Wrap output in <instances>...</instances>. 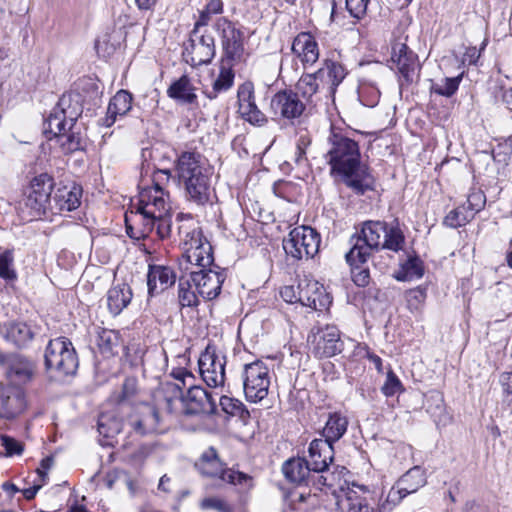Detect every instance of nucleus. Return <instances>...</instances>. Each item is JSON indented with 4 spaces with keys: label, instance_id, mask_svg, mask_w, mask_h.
<instances>
[{
    "label": "nucleus",
    "instance_id": "obj_10",
    "mask_svg": "<svg viewBox=\"0 0 512 512\" xmlns=\"http://www.w3.org/2000/svg\"><path fill=\"white\" fill-rule=\"evenodd\" d=\"M320 242V235L315 229L298 226L283 239V249L287 256L295 260L309 259L318 253Z\"/></svg>",
    "mask_w": 512,
    "mask_h": 512
},
{
    "label": "nucleus",
    "instance_id": "obj_46",
    "mask_svg": "<svg viewBox=\"0 0 512 512\" xmlns=\"http://www.w3.org/2000/svg\"><path fill=\"white\" fill-rule=\"evenodd\" d=\"M192 281L180 278L178 284V301L181 307H196L199 299L196 292L192 289Z\"/></svg>",
    "mask_w": 512,
    "mask_h": 512
},
{
    "label": "nucleus",
    "instance_id": "obj_51",
    "mask_svg": "<svg viewBox=\"0 0 512 512\" xmlns=\"http://www.w3.org/2000/svg\"><path fill=\"white\" fill-rule=\"evenodd\" d=\"M238 111L241 116L251 124L263 125L267 122L266 116L258 109L255 102L244 104Z\"/></svg>",
    "mask_w": 512,
    "mask_h": 512
},
{
    "label": "nucleus",
    "instance_id": "obj_52",
    "mask_svg": "<svg viewBox=\"0 0 512 512\" xmlns=\"http://www.w3.org/2000/svg\"><path fill=\"white\" fill-rule=\"evenodd\" d=\"M426 297V289L421 286L408 290L405 294L408 309L410 311L420 310L426 300Z\"/></svg>",
    "mask_w": 512,
    "mask_h": 512
},
{
    "label": "nucleus",
    "instance_id": "obj_60",
    "mask_svg": "<svg viewBox=\"0 0 512 512\" xmlns=\"http://www.w3.org/2000/svg\"><path fill=\"white\" fill-rule=\"evenodd\" d=\"M201 507L203 509H212L218 512H232L231 507L221 498L210 497L205 498L201 502Z\"/></svg>",
    "mask_w": 512,
    "mask_h": 512
},
{
    "label": "nucleus",
    "instance_id": "obj_22",
    "mask_svg": "<svg viewBox=\"0 0 512 512\" xmlns=\"http://www.w3.org/2000/svg\"><path fill=\"white\" fill-rule=\"evenodd\" d=\"M130 425L135 433L142 436L165 431L160 413L152 404H142L130 419Z\"/></svg>",
    "mask_w": 512,
    "mask_h": 512
},
{
    "label": "nucleus",
    "instance_id": "obj_1",
    "mask_svg": "<svg viewBox=\"0 0 512 512\" xmlns=\"http://www.w3.org/2000/svg\"><path fill=\"white\" fill-rule=\"evenodd\" d=\"M325 158L330 165L331 175L339 176L356 194L363 195L373 189L374 178L368 166L361 161L358 142L341 129L331 127Z\"/></svg>",
    "mask_w": 512,
    "mask_h": 512
},
{
    "label": "nucleus",
    "instance_id": "obj_48",
    "mask_svg": "<svg viewBox=\"0 0 512 512\" xmlns=\"http://www.w3.org/2000/svg\"><path fill=\"white\" fill-rule=\"evenodd\" d=\"M137 393V380L134 377H128L124 380L120 392L111 396V400L116 404L129 402Z\"/></svg>",
    "mask_w": 512,
    "mask_h": 512
},
{
    "label": "nucleus",
    "instance_id": "obj_3",
    "mask_svg": "<svg viewBox=\"0 0 512 512\" xmlns=\"http://www.w3.org/2000/svg\"><path fill=\"white\" fill-rule=\"evenodd\" d=\"M174 179L184 191L187 201L204 206L210 201L211 174L203 157L196 151H182L174 165Z\"/></svg>",
    "mask_w": 512,
    "mask_h": 512
},
{
    "label": "nucleus",
    "instance_id": "obj_58",
    "mask_svg": "<svg viewBox=\"0 0 512 512\" xmlns=\"http://www.w3.org/2000/svg\"><path fill=\"white\" fill-rule=\"evenodd\" d=\"M486 197L482 191H473L468 195L466 208L469 212H473V216L475 213L479 212L485 205Z\"/></svg>",
    "mask_w": 512,
    "mask_h": 512
},
{
    "label": "nucleus",
    "instance_id": "obj_32",
    "mask_svg": "<svg viewBox=\"0 0 512 512\" xmlns=\"http://www.w3.org/2000/svg\"><path fill=\"white\" fill-rule=\"evenodd\" d=\"M282 472L285 478L292 483L305 485L311 474L306 458H290L282 465Z\"/></svg>",
    "mask_w": 512,
    "mask_h": 512
},
{
    "label": "nucleus",
    "instance_id": "obj_49",
    "mask_svg": "<svg viewBox=\"0 0 512 512\" xmlns=\"http://www.w3.org/2000/svg\"><path fill=\"white\" fill-rule=\"evenodd\" d=\"M233 64L234 63L227 64L222 62L220 73L213 82V87H215L216 91L225 92L232 87L234 83Z\"/></svg>",
    "mask_w": 512,
    "mask_h": 512
},
{
    "label": "nucleus",
    "instance_id": "obj_38",
    "mask_svg": "<svg viewBox=\"0 0 512 512\" xmlns=\"http://www.w3.org/2000/svg\"><path fill=\"white\" fill-rule=\"evenodd\" d=\"M408 495L417 492L426 484V473L420 466H414L396 482Z\"/></svg>",
    "mask_w": 512,
    "mask_h": 512
},
{
    "label": "nucleus",
    "instance_id": "obj_34",
    "mask_svg": "<svg viewBox=\"0 0 512 512\" xmlns=\"http://www.w3.org/2000/svg\"><path fill=\"white\" fill-rule=\"evenodd\" d=\"M348 423V419L345 415L339 412L330 413L322 430L324 437L322 440L333 445L344 436L348 428Z\"/></svg>",
    "mask_w": 512,
    "mask_h": 512
},
{
    "label": "nucleus",
    "instance_id": "obj_18",
    "mask_svg": "<svg viewBox=\"0 0 512 512\" xmlns=\"http://www.w3.org/2000/svg\"><path fill=\"white\" fill-rule=\"evenodd\" d=\"M27 408L26 393L22 386L0 384V418L12 420Z\"/></svg>",
    "mask_w": 512,
    "mask_h": 512
},
{
    "label": "nucleus",
    "instance_id": "obj_6",
    "mask_svg": "<svg viewBox=\"0 0 512 512\" xmlns=\"http://www.w3.org/2000/svg\"><path fill=\"white\" fill-rule=\"evenodd\" d=\"M81 95L76 92L64 93L44 123V132L61 137L66 126L72 128L82 114Z\"/></svg>",
    "mask_w": 512,
    "mask_h": 512
},
{
    "label": "nucleus",
    "instance_id": "obj_35",
    "mask_svg": "<svg viewBox=\"0 0 512 512\" xmlns=\"http://www.w3.org/2000/svg\"><path fill=\"white\" fill-rule=\"evenodd\" d=\"M69 133H65L61 136V148L65 153H74L77 151H86L89 145V139L86 133V129L75 125L72 128H68Z\"/></svg>",
    "mask_w": 512,
    "mask_h": 512
},
{
    "label": "nucleus",
    "instance_id": "obj_29",
    "mask_svg": "<svg viewBox=\"0 0 512 512\" xmlns=\"http://www.w3.org/2000/svg\"><path fill=\"white\" fill-rule=\"evenodd\" d=\"M132 100V94L128 91H118L109 102L103 125L110 127L115 123L117 117L126 115L132 108Z\"/></svg>",
    "mask_w": 512,
    "mask_h": 512
},
{
    "label": "nucleus",
    "instance_id": "obj_56",
    "mask_svg": "<svg viewBox=\"0 0 512 512\" xmlns=\"http://www.w3.org/2000/svg\"><path fill=\"white\" fill-rule=\"evenodd\" d=\"M154 228L161 239L168 238L171 235L172 228L170 215L165 213L164 215H161V217L156 218L153 223V229Z\"/></svg>",
    "mask_w": 512,
    "mask_h": 512
},
{
    "label": "nucleus",
    "instance_id": "obj_23",
    "mask_svg": "<svg viewBox=\"0 0 512 512\" xmlns=\"http://www.w3.org/2000/svg\"><path fill=\"white\" fill-rule=\"evenodd\" d=\"M82 187L76 183L59 185L53 193L51 213L70 212L81 204Z\"/></svg>",
    "mask_w": 512,
    "mask_h": 512
},
{
    "label": "nucleus",
    "instance_id": "obj_19",
    "mask_svg": "<svg viewBox=\"0 0 512 512\" xmlns=\"http://www.w3.org/2000/svg\"><path fill=\"white\" fill-rule=\"evenodd\" d=\"M270 106L275 115L293 123L303 115L307 104L292 89H284L272 97Z\"/></svg>",
    "mask_w": 512,
    "mask_h": 512
},
{
    "label": "nucleus",
    "instance_id": "obj_12",
    "mask_svg": "<svg viewBox=\"0 0 512 512\" xmlns=\"http://www.w3.org/2000/svg\"><path fill=\"white\" fill-rule=\"evenodd\" d=\"M243 390L249 402L257 403L268 395L270 375L268 367L262 361L244 366L242 373Z\"/></svg>",
    "mask_w": 512,
    "mask_h": 512
},
{
    "label": "nucleus",
    "instance_id": "obj_7",
    "mask_svg": "<svg viewBox=\"0 0 512 512\" xmlns=\"http://www.w3.org/2000/svg\"><path fill=\"white\" fill-rule=\"evenodd\" d=\"M162 176H164L166 180H169L172 177V171L169 169L157 170L155 172L153 191L151 189H145L139 195L136 212L142 218L144 233L152 231L155 219L167 213L163 190L158 182Z\"/></svg>",
    "mask_w": 512,
    "mask_h": 512
},
{
    "label": "nucleus",
    "instance_id": "obj_15",
    "mask_svg": "<svg viewBox=\"0 0 512 512\" xmlns=\"http://www.w3.org/2000/svg\"><path fill=\"white\" fill-rule=\"evenodd\" d=\"M308 341L311 343L312 354L319 359L333 357L344 349L340 331L334 325L313 328Z\"/></svg>",
    "mask_w": 512,
    "mask_h": 512
},
{
    "label": "nucleus",
    "instance_id": "obj_11",
    "mask_svg": "<svg viewBox=\"0 0 512 512\" xmlns=\"http://www.w3.org/2000/svg\"><path fill=\"white\" fill-rule=\"evenodd\" d=\"M223 50L222 62L231 64L241 60L244 53V33L237 24L226 17H219L214 23Z\"/></svg>",
    "mask_w": 512,
    "mask_h": 512
},
{
    "label": "nucleus",
    "instance_id": "obj_31",
    "mask_svg": "<svg viewBox=\"0 0 512 512\" xmlns=\"http://www.w3.org/2000/svg\"><path fill=\"white\" fill-rule=\"evenodd\" d=\"M167 95L183 104H194L197 100L195 87L187 75H182L179 79L171 83L167 89Z\"/></svg>",
    "mask_w": 512,
    "mask_h": 512
},
{
    "label": "nucleus",
    "instance_id": "obj_24",
    "mask_svg": "<svg viewBox=\"0 0 512 512\" xmlns=\"http://www.w3.org/2000/svg\"><path fill=\"white\" fill-rule=\"evenodd\" d=\"M7 384L19 385L29 382L34 374V363L26 357L15 354L7 358L4 363Z\"/></svg>",
    "mask_w": 512,
    "mask_h": 512
},
{
    "label": "nucleus",
    "instance_id": "obj_26",
    "mask_svg": "<svg viewBox=\"0 0 512 512\" xmlns=\"http://www.w3.org/2000/svg\"><path fill=\"white\" fill-rule=\"evenodd\" d=\"M291 50L304 67L313 65L319 58L318 43L308 32H301L294 38Z\"/></svg>",
    "mask_w": 512,
    "mask_h": 512
},
{
    "label": "nucleus",
    "instance_id": "obj_63",
    "mask_svg": "<svg viewBox=\"0 0 512 512\" xmlns=\"http://www.w3.org/2000/svg\"><path fill=\"white\" fill-rule=\"evenodd\" d=\"M407 495L408 494L403 491L397 483H395L389 490L386 498L388 499V502L392 503V505H398Z\"/></svg>",
    "mask_w": 512,
    "mask_h": 512
},
{
    "label": "nucleus",
    "instance_id": "obj_43",
    "mask_svg": "<svg viewBox=\"0 0 512 512\" xmlns=\"http://www.w3.org/2000/svg\"><path fill=\"white\" fill-rule=\"evenodd\" d=\"M97 429L100 435L110 440L121 432L122 422L115 416L101 414L98 419Z\"/></svg>",
    "mask_w": 512,
    "mask_h": 512
},
{
    "label": "nucleus",
    "instance_id": "obj_27",
    "mask_svg": "<svg viewBox=\"0 0 512 512\" xmlns=\"http://www.w3.org/2000/svg\"><path fill=\"white\" fill-rule=\"evenodd\" d=\"M176 281V275L171 267L163 265H149L147 274V286L150 296H155L169 287Z\"/></svg>",
    "mask_w": 512,
    "mask_h": 512
},
{
    "label": "nucleus",
    "instance_id": "obj_36",
    "mask_svg": "<svg viewBox=\"0 0 512 512\" xmlns=\"http://www.w3.org/2000/svg\"><path fill=\"white\" fill-rule=\"evenodd\" d=\"M425 408L437 426H446L451 417L446 411L443 395L438 391H431L426 396Z\"/></svg>",
    "mask_w": 512,
    "mask_h": 512
},
{
    "label": "nucleus",
    "instance_id": "obj_53",
    "mask_svg": "<svg viewBox=\"0 0 512 512\" xmlns=\"http://www.w3.org/2000/svg\"><path fill=\"white\" fill-rule=\"evenodd\" d=\"M0 447L4 449L5 455L9 457L21 455L24 450L20 441L8 435H0Z\"/></svg>",
    "mask_w": 512,
    "mask_h": 512
},
{
    "label": "nucleus",
    "instance_id": "obj_17",
    "mask_svg": "<svg viewBox=\"0 0 512 512\" xmlns=\"http://www.w3.org/2000/svg\"><path fill=\"white\" fill-rule=\"evenodd\" d=\"M391 61L400 74V85L410 84L418 77V56L405 44L397 42L392 46Z\"/></svg>",
    "mask_w": 512,
    "mask_h": 512
},
{
    "label": "nucleus",
    "instance_id": "obj_55",
    "mask_svg": "<svg viewBox=\"0 0 512 512\" xmlns=\"http://www.w3.org/2000/svg\"><path fill=\"white\" fill-rule=\"evenodd\" d=\"M370 0H345L346 10L356 19H362L367 13Z\"/></svg>",
    "mask_w": 512,
    "mask_h": 512
},
{
    "label": "nucleus",
    "instance_id": "obj_4",
    "mask_svg": "<svg viewBox=\"0 0 512 512\" xmlns=\"http://www.w3.org/2000/svg\"><path fill=\"white\" fill-rule=\"evenodd\" d=\"M54 178L48 173H41L32 178L20 201V210L31 218L51 213L55 188Z\"/></svg>",
    "mask_w": 512,
    "mask_h": 512
},
{
    "label": "nucleus",
    "instance_id": "obj_50",
    "mask_svg": "<svg viewBox=\"0 0 512 512\" xmlns=\"http://www.w3.org/2000/svg\"><path fill=\"white\" fill-rule=\"evenodd\" d=\"M219 404L227 415L243 417L244 414H248L243 403L238 399L223 395L219 399Z\"/></svg>",
    "mask_w": 512,
    "mask_h": 512
},
{
    "label": "nucleus",
    "instance_id": "obj_21",
    "mask_svg": "<svg viewBox=\"0 0 512 512\" xmlns=\"http://www.w3.org/2000/svg\"><path fill=\"white\" fill-rule=\"evenodd\" d=\"M297 299L301 305L315 311L327 309L332 303L323 285L319 284L317 281L308 279L299 281Z\"/></svg>",
    "mask_w": 512,
    "mask_h": 512
},
{
    "label": "nucleus",
    "instance_id": "obj_42",
    "mask_svg": "<svg viewBox=\"0 0 512 512\" xmlns=\"http://www.w3.org/2000/svg\"><path fill=\"white\" fill-rule=\"evenodd\" d=\"M320 473L321 472H311L310 476L308 477L305 483V486H311L312 488L315 489V491L321 490L322 487L326 486L327 479ZM298 499L300 502H308L311 505H316L318 503L317 493H312L311 489L307 493L305 491L300 492Z\"/></svg>",
    "mask_w": 512,
    "mask_h": 512
},
{
    "label": "nucleus",
    "instance_id": "obj_8",
    "mask_svg": "<svg viewBox=\"0 0 512 512\" xmlns=\"http://www.w3.org/2000/svg\"><path fill=\"white\" fill-rule=\"evenodd\" d=\"M44 358L46 368L57 372L60 376L75 374L79 364L72 342L66 337L50 340Z\"/></svg>",
    "mask_w": 512,
    "mask_h": 512
},
{
    "label": "nucleus",
    "instance_id": "obj_37",
    "mask_svg": "<svg viewBox=\"0 0 512 512\" xmlns=\"http://www.w3.org/2000/svg\"><path fill=\"white\" fill-rule=\"evenodd\" d=\"M423 275V261L417 255H409L408 258L400 264L399 269L394 273V278L398 281H412L420 279Z\"/></svg>",
    "mask_w": 512,
    "mask_h": 512
},
{
    "label": "nucleus",
    "instance_id": "obj_57",
    "mask_svg": "<svg viewBox=\"0 0 512 512\" xmlns=\"http://www.w3.org/2000/svg\"><path fill=\"white\" fill-rule=\"evenodd\" d=\"M360 99L365 106L374 107L380 98V91L373 86H363L360 89Z\"/></svg>",
    "mask_w": 512,
    "mask_h": 512
},
{
    "label": "nucleus",
    "instance_id": "obj_61",
    "mask_svg": "<svg viewBox=\"0 0 512 512\" xmlns=\"http://www.w3.org/2000/svg\"><path fill=\"white\" fill-rule=\"evenodd\" d=\"M360 263L351 265L352 268V279L354 283L359 287H365L369 284L370 273L367 268L358 266Z\"/></svg>",
    "mask_w": 512,
    "mask_h": 512
},
{
    "label": "nucleus",
    "instance_id": "obj_40",
    "mask_svg": "<svg viewBox=\"0 0 512 512\" xmlns=\"http://www.w3.org/2000/svg\"><path fill=\"white\" fill-rule=\"evenodd\" d=\"M405 245V236L403 231L399 227V223L395 221L394 224L386 225L384 232L383 242L381 249H387L393 252H399L403 250Z\"/></svg>",
    "mask_w": 512,
    "mask_h": 512
},
{
    "label": "nucleus",
    "instance_id": "obj_9",
    "mask_svg": "<svg viewBox=\"0 0 512 512\" xmlns=\"http://www.w3.org/2000/svg\"><path fill=\"white\" fill-rule=\"evenodd\" d=\"M195 466L203 476L218 477L224 482L238 485L243 489L252 487V477L249 475L233 469L223 468V464L214 447H209L205 450Z\"/></svg>",
    "mask_w": 512,
    "mask_h": 512
},
{
    "label": "nucleus",
    "instance_id": "obj_2",
    "mask_svg": "<svg viewBox=\"0 0 512 512\" xmlns=\"http://www.w3.org/2000/svg\"><path fill=\"white\" fill-rule=\"evenodd\" d=\"M191 219L178 227V233L183 246V257L190 264L200 269L191 271L190 279L198 294L205 300L215 299L221 292L225 275L223 272L206 269L214 259L212 247L197 227H191Z\"/></svg>",
    "mask_w": 512,
    "mask_h": 512
},
{
    "label": "nucleus",
    "instance_id": "obj_28",
    "mask_svg": "<svg viewBox=\"0 0 512 512\" xmlns=\"http://www.w3.org/2000/svg\"><path fill=\"white\" fill-rule=\"evenodd\" d=\"M316 76L322 87H326L329 92L334 93L335 89L344 80L346 71L344 66L333 60H325L323 66L316 71Z\"/></svg>",
    "mask_w": 512,
    "mask_h": 512
},
{
    "label": "nucleus",
    "instance_id": "obj_41",
    "mask_svg": "<svg viewBox=\"0 0 512 512\" xmlns=\"http://www.w3.org/2000/svg\"><path fill=\"white\" fill-rule=\"evenodd\" d=\"M119 345L120 336L117 331L102 328L98 332L97 346L105 357L114 355Z\"/></svg>",
    "mask_w": 512,
    "mask_h": 512
},
{
    "label": "nucleus",
    "instance_id": "obj_59",
    "mask_svg": "<svg viewBox=\"0 0 512 512\" xmlns=\"http://www.w3.org/2000/svg\"><path fill=\"white\" fill-rule=\"evenodd\" d=\"M237 97L239 108L243 107L244 104L255 102L253 84L251 82H246L240 85L238 88Z\"/></svg>",
    "mask_w": 512,
    "mask_h": 512
},
{
    "label": "nucleus",
    "instance_id": "obj_39",
    "mask_svg": "<svg viewBox=\"0 0 512 512\" xmlns=\"http://www.w3.org/2000/svg\"><path fill=\"white\" fill-rule=\"evenodd\" d=\"M320 84L316 72L305 74L298 80L293 91L308 105L312 103V97L319 90Z\"/></svg>",
    "mask_w": 512,
    "mask_h": 512
},
{
    "label": "nucleus",
    "instance_id": "obj_64",
    "mask_svg": "<svg viewBox=\"0 0 512 512\" xmlns=\"http://www.w3.org/2000/svg\"><path fill=\"white\" fill-rule=\"evenodd\" d=\"M280 295L282 299L288 303H297L299 302L298 297V286L295 288L294 286H285L281 289Z\"/></svg>",
    "mask_w": 512,
    "mask_h": 512
},
{
    "label": "nucleus",
    "instance_id": "obj_13",
    "mask_svg": "<svg viewBox=\"0 0 512 512\" xmlns=\"http://www.w3.org/2000/svg\"><path fill=\"white\" fill-rule=\"evenodd\" d=\"M173 392H176L183 403V411L186 415L214 414L217 410L216 400L211 393L201 386L190 385L187 393H182L179 384H167Z\"/></svg>",
    "mask_w": 512,
    "mask_h": 512
},
{
    "label": "nucleus",
    "instance_id": "obj_44",
    "mask_svg": "<svg viewBox=\"0 0 512 512\" xmlns=\"http://www.w3.org/2000/svg\"><path fill=\"white\" fill-rule=\"evenodd\" d=\"M462 78L463 73L455 77H444L432 83L431 92L447 98L452 97L457 92Z\"/></svg>",
    "mask_w": 512,
    "mask_h": 512
},
{
    "label": "nucleus",
    "instance_id": "obj_47",
    "mask_svg": "<svg viewBox=\"0 0 512 512\" xmlns=\"http://www.w3.org/2000/svg\"><path fill=\"white\" fill-rule=\"evenodd\" d=\"M0 278L8 282L17 279V272L14 268V253L11 249H6L0 254Z\"/></svg>",
    "mask_w": 512,
    "mask_h": 512
},
{
    "label": "nucleus",
    "instance_id": "obj_30",
    "mask_svg": "<svg viewBox=\"0 0 512 512\" xmlns=\"http://www.w3.org/2000/svg\"><path fill=\"white\" fill-rule=\"evenodd\" d=\"M2 336L17 347H25L32 339L33 332L24 322L11 321L0 329Z\"/></svg>",
    "mask_w": 512,
    "mask_h": 512
},
{
    "label": "nucleus",
    "instance_id": "obj_16",
    "mask_svg": "<svg viewBox=\"0 0 512 512\" xmlns=\"http://www.w3.org/2000/svg\"><path fill=\"white\" fill-rule=\"evenodd\" d=\"M225 357L217 353L216 347L207 345L201 353L198 366L203 381L209 387H219L225 380Z\"/></svg>",
    "mask_w": 512,
    "mask_h": 512
},
{
    "label": "nucleus",
    "instance_id": "obj_62",
    "mask_svg": "<svg viewBox=\"0 0 512 512\" xmlns=\"http://www.w3.org/2000/svg\"><path fill=\"white\" fill-rule=\"evenodd\" d=\"M310 143H311V139L308 134L300 135L299 139L297 140L296 153H295L296 154L295 162L297 164H301V162L306 159L305 158L306 149L310 145Z\"/></svg>",
    "mask_w": 512,
    "mask_h": 512
},
{
    "label": "nucleus",
    "instance_id": "obj_45",
    "mask_svg": "<svg viewBox=\"0 0 512 512\" xmlns=\"http://www.w3.org/2000/svg\"><path fill=\"white\" fill-rule=\"evenodd\" d=\"M473 212H469L465 205L451 210L444 218L443 224L450 228H458L466 225L473 219Z\"/></svg>",
    "mask_w": 512,
    "mask_h": 512
},
{
    "label": "nucleus",
    "instance_id": "obj_5",
    "mask_svg": "<svg viewBox=\"0 0 512 512\" xmlns=\"http://www.w3.org/2000/svg\"><path fill=\"white\" fill-rule=\"evenodd\" d=\"M386 225L379 220H368L362 224L360 232L350 239L352 247L345 255L349 265L366 263L374 251L381 249Z\"/></svg>",
    "mask_w": 512,
    "mask_h": 512
},
{
    "label": "nucleus",
    "instance_id": "obj_20",
    "mask_svg": "<svg viewBox=\"0 0 512 512\" xmlns=\"http://www.w3.org/2000/svg\"><path fill=\"white\" fill-rule=\"evenodd\" d=\"M364 486L341 487L333 493L338 512H373L364 494Z\"/></svg>",
    "mask_w": 512,
    "mask_h": 512
},
{
    "label": "nucleus",
    "instance_id": "obj_33",
    "mask_svg": "<svg viewBox=\"0 0 512 512\" xmlns=\"http://www.w3.org/2000/svg\"><path fill=\"white\" fill-rule=\"evenodd\" d=\"M132 299V291L128 284L112 286L107 292V306L113 315H118L128 306Z\"/></svg>",
    "mask_w": 512,
    "mask_h": 512
},
{
    "label": "nucleus",
    "instance_id": "obj_14",
    "mask_svg": "<svg viewBox=\"0 0 512 512\" xmlns=\"http://www.w3.org/2000/svg\"><path fill=\"white\" fill-rule=\"evenodd\" d=\"M183 54L193 67L209 64L216 54L213 35L207 29L192 30Z\"/></svg>",
    "mask_w": 512,
    "mask_h": 512
},
{
    "label": "nucleus",
    "instance_id": "obj_25",
    "mask_svg": "<svg viewBox=\"0 0 512 512\" xmlns=\"http://www.w3.org/2000/svg\"><path fill=\"white\" fill-rule=\"evenodd\" d=\"M307 464L312 472H324L333 460V445L322 439H314L308 449Z\"/></svg>",
    "mask_w": 512,
    "mask_h": 512
},
{
    "label": "nucleus",
    "instance_id": "obj_54",
    "mask_svg": "<svg viewBox=\"0 0 512 512\" xmlns=\"http://www.w3.org/2000/svg\"><path fill=\"white\" fill-rule=\"evenodd\" d=\"M381 390L387 397L394 396L403 390L401 381L392 370L388 371L386 381Z\"/></svg>",
    "mask_w": 512,
    "mask_h": 512
}]
</instances>
